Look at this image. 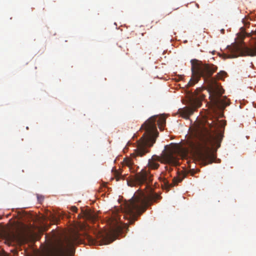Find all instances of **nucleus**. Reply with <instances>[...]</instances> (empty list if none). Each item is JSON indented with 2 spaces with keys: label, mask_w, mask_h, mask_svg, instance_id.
Wrapping results in <instances>:
<instances>
[{
  "label": "nucleus",
  "mask_w": 256,
  "mask_h": 256,
  "mask_svg": "<svg viewBox=\"0 0 256 256\" xmlns=\"http://www.w3.org/2000/svg\"><path fill=\"white\" fill-rule=\"evenodd\" d=\"M192 64V76L187 84L188 88L194 86L198 83L201 77L203 78L204 81L210 82V89L214 96V98L216 106L222 109H224L230 104V100L226 96L222 98L221 96L224 92V90L221 86L216 83L213 79H210L213 74L218 70V67L212 64H204L197 60H192L190 61Z\"/></svg>",
  "instance_id": "nucleus-1"
},
{
  "label": "nucleus",
  "mask_w": 256,
  "mask_h": 256,
  "mask_svg": "<svg viewBox=\"0 0 256 256\" xmlns=\"http://www.w3.org/2000/svg\"><path fill=\"white\" fill-rule=\"evenodd\" d=\"M209 126L210 130L206 128L204 133L201 136L200 142L194 146L196 156L204 165L214 162L216 156L212 148L214 146L216 148L220 146L222 136L218 132L219 126L215 122L212 121Z\"/></svg>",
  "instance_id": "nucleus-2"
},
{
  "label": "nucleus",
  "mask_w": 256,
  "mask_h": 256,
  "mask_svg": "<svg viewBox=\"0 0 256 256\" xmlns=\"http://www.w3.org/2000/svg\"><path fill=\"white\" fill-rule=\"evenodd\" d=\"M175 150L168 146H165V148L160 156L154 155L148 160V169H142L140 172L136 173L134 178L135 183L138 185L146 184L145 188L150 184L152 180V176L150 174L149 170H156L160 166L158 162L168 164L173 166L180 164L178 160L174 155Z\"/></svg>",
  "instance_id": "nucleus-3"
},
{
  "label": "nucleus",
  "mask_w": 256,
  "mask_h": 256,
  "mask_svg": "<svg viewBox=\"0 0 256 256\" xmlns=\"http://www.w3.org/2000/svg\"><path fill=\"white\" fill-rule=\"evenodd\" d=\"M161 198L156 193L152 192L146 196L143 192L134 196L132 199L124 204V212L128 216L129 223L132 224L137 220V216L144 212L147 208L152 202Z\"/></svg>",
  "instance_id": "nucleus-4"
},
{
  "label": "nucleus",
  "mask_w": 256,
  "mask_h": 256,
  "mask_svg": "<svg viewBox=\"0 0 256 256\" xmlns=\"http://www.w3.org/2000/svg\"><path fill=\"white\" fill-rule=\"evenodd\" d=\"M156 116H154L149 118L141 126L145 132L138 142L136 148L131 154L132 158L142 156L149 152L147 147H152L155 143L156 138L158 136L156 122Z\"/></svg>",
  "instance_id": "nucleus-5"
},
{
  "label": "nucleus",
  "mask_w": 256,
  "mask_h": 256,
  "mask_svg": "<svg viewBox=\"0 0 256 256\" xmlns=\"http://www.w3.org/2000/svg\"><path fill=\"white\" fill-rule=\"evenodd\" d=\"M202 90V88H197L194 94V98L190 100V107H185L178 110V113L184 118L188 119L193 114L194 112L201 106V100L198 94Z\"/></svg>",
  "instance_id": "nucleus-6"
},
{
  "label": "nucleus",
  "mask_w": 256,
  "mask_h": 256,
  "mask_svg": "<svg viewBox=\"0 0 256 256\" xmlns=\"http://www.w3.org/2000/svg\"><path fill=\"white\" fill-rule=\"evenodd\" d=\"M86 240L90 245L96 244V240L87 233L81 236L78 232H74L66 240V243L68 246L71 247L76 244L86 243Z\"/></svg>",
  "instance_id": "nucleus-7"
},
{
  "label": "nucleus",
  "mask_w": 256,
  "mask_h": 256,
  "mask_svg": "<svg viewBox=\"0 0 256 256\" xmlns=\"http://www.w3.org/2000/svg\"><path fill=\"white\" fill-rule=\"evenodd\" d=\"M0 240H4L6 244L10 245L12 242H20V234L18 232L0 227Z\"/></svg>",
  "instance_id": "nucleus-8"
},
{
  "label": "nucleus",
  "mask_w": 256,
  "mask_h": 256,
  "mask_svg": "<svg viewBox=\"0 0 256 256\" xmlns=\"http://www.w3.org/2000/svg\"><path fill=\"white\" fill-rule=\"evenodd\" d=\"M234 51L230 58L246 56H256V46L253 48H248L245 45H236L234 48Z\"/></svg>",
  "instance_id": "nucleus-9"
},
{
  "label": "nucleus",
  "mask_w": 256,
  "mask_h": 256,
  "mask_svg": "<svg viewBox=\"0 0 256 256\" xmlns=\"http://www.w3.org/2000/svg\"><path fill=\"white\" fill-rule=\"evenodd\" d=\"M67 252L68 250L66 248L62 247L52 252L47 256H66Z\"/></svg>",
  "instance_id": "nucleus-10"
},
{
  "label": "nucleus",
  "mask_w": 256,
  "mask_h": 256,
  "mask_svg": "<svg viewBox=\"0 0 256 256\" xmlns=\"http://www.w3.org/2000/svg\"><path fill=\"white\" fill-rule=\"evenodd\" d=\"M186 172H182L179 173L177 177H175L172 180V182L170 184V186H173L180 182L184 178H186Z\"/></svg>",
  "instance_id": "nucleus-11"
},
{
  "label": "nucleus",
  "mask_w": 256,
  "mask_h": 256,
  "mask_svg": "<svg viewBox=\"0 0 256 256\" xmlns=\"http://www.w3.org/2000/svg\"><path fill=\"white\" fill-rule=\"evenodd\" d=\"M166 117L164 116H161L159 118L157 122H158V126L160 130H163L164 127V126L166 124Z\"/></svg>",
  "instance_id": "nucleus-12"
},
{
  "label": "nucleus",
  "mask_w": 256,
  "mask_h": 256,
  "mask_svg": "<svg viewBox=\"0 0 256 256\" xmlns=\"http://www.w3.org/2000/svg\"><path fill=\"white\" fill-rule=\"evenodd\" d=\"M123 164L124 166H128L129 168L131 170L134 164V162L131 158H126L123 160Z\"/></svg>",
  "instance_id": "nucleus-13"
},
{
  "label": "nucleus",
  "mask_w": 256,
  "mask_h": 256,
  "mask_svg": "<svg viewBox=\"0 0 256 256\" xmlns=\"http://www.w3.org/2000/svg\"><path fill=\"white\" fill-rule=\"evenodd\" d=\"M226 75L224 71H220L216 74V78L218 80H223L224 78Z\"/></svg>",
  "instance_id": "nucleus-14"
},
{
  "label": "nucleus",
  "mask_w": 256,
  "mask_h": 256,
  "mask_svg": "<svg viewBox=\"0 0 256 256\" xmlns=\"http://www.w3.org/2000/svg\"><path fill=\"white\" fill-rule=\"evenodd\" d=\"M114 174L117 181L119 180L122 177L121 173L116 170L114 171Z\"/></svg>",
  "instance_id": "nucleus-15"
},
{
  "label": "nucleus",
  "mask_w": 256,
  "mask_h": 256,
  "mask_svg": "<svg viewBox=\"0 0 256 256\" xmlns=\"http://www.w3.org/2000/svg\"><path fill=\"white\" fill-rule=\"evenodd\" d=\"M37 198H38V201L40 203H41L44 200V198L42 195L37 194Z\"/></svg>",
  "instance_id": "nucleus-16"
},
{
  "label": "nucleus",
  "mask_w": 256,
  "mask_h": 256,
  "mask_svg": "<svg viewBox=\"0 0 256 256\" xmlns=\"http://www.w3.org/2000/svg\"><path fill=\"white\" fill-rule=\"evenodd\" d=\"M71 210L74 212H76L78 211V208L74 206H72Z\"/></svg>",
  "instance_id": "nucleus-17"
},
{
  "label": "nucleus",
  "mask_w": 256,
  "mask_h": 256,
  "mask_svg": "<svg viewBox=\"0 0 256 256\" xmlns=\"http://www.w3.org/2000/svg\"><path fill=\"white\" fill-rule=\"evenodd\" d=\"M86 216L88 218H92V216H90V214H88L86 213Z\"/></svg>",
  "instance_id": "nucleus-18"
},
{
  "label": "nucleus",
  "mask_w": 256,
  "mask_h": 256,
  "mask_svg": "<svg viewBox=\"0 0 256 256\" xmlns=\"http://www.w3.org/2000/svg\"><path fill=\"white\" fill-rule=\"evenodd\" d=\"M118 228L119 230H121L122 228L120 226H118Z\"/></svg>",
  "instance_id": "nucleus-19"
},
{
  "label": "nucleus",
  "mask_w": 256,
  "mask_h": 256,
  "mask_svg": "<svg viewBox=\"0 0 256 256\" xmlns=\"http://www.w3.org/2000/svg\"><path fill=\"white\" fill-rule=\"evenodd\" d=\"M194 174V172H192V170H190V174L192 176Z\"/></svg>",
  "instance_id": "nucleus-20"
},
{
  "label": "nucleus",
  "mask_w": 256,
  "mask_h": 256,
  "mask_svg": "<svg viewBox=\"0 0 256 256\" xmlns=\"http://www.w3.org/2000/svg\"><path fill=\"white\" fill-rule=\"evenodd\" d=\"M112 241H113V240H110L109 242H107L106 244H110Z\"/></svg>",
  "instance_id": "nucleus-21"
},
{
  "label": "nucleus",
  "mask_w": 256,
  "mask_h": 256,
  "mask_svg": "<svg viewBox=\"0 0 256 256\" xmlns=\"http://www.w3.org/2000/svg\"><path fill=\"white\" fill-rule=\"evenodd\" d=\"M196 6H197V8H199V5H198V4H196Z\"/></svg>",
  "instance_id": "nucleus-22"
},
{
  "label": "nucleus",
  "mask_w": 256,
  "mask_h": 256,
  "mask_svg": "<svg viewBox=\"0 0 256 256\" xmlns=\"http://www.w3.org/2000/svg\"><path fill=\"white\" fill-rule=\"evenodd\" d=\"M124 227H125V228H127V227H128V226H127L126 224H124Z\"/></svg>",
  "instance_id": "nucleus-23"
},
{
  "label": "nucleus",
  "mask_w": 256,
  "mask_h": 256,
  "mask_svg": "<svg viewBox=\"0 0 256 256\" xmlns=\"http://www.w3.org/2000/svg\"><path fill=\"white\" fill-rule=\"evenodd\" d=\"M102 238H103V239H104V238H105L104 236L102 235Z\"/></svg>",
  "instance_id": "nucleus-24"
},
{
  "label": "nucleus",
  "mask_w": 256,
  "mask_h": 256,
  "mask_svg": "<svg viewBox=\"0 0 256 256\" xmlns=\"http://www.w3.org/2000/svg\"><path fill=\"white\" fill-rule=\"evenodd\" d=\"M224 32V30H222V32Z\"/></svg>",
  "instance_id": "nucleus-25"
}]
</instances>
